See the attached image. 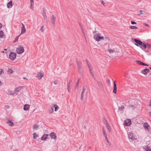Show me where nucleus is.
<instances>
[{
    "label": "nucleus",
    "mask_w": 151,
    "mask_h": 151,
    "mask_svg": "<svg viewBox=\"0 0 151 151\" xmlns=\"http://www.w3.org/2000/svg\"><path fill=\"white\" fill-rule=\"evenodd\" d=\"M134 41L136 42L134 45L137 46H139L142 49L144 50L146 48H149L150 46L147 43H143L140 40L134 39Z\"/></svg>",
    "instance_id": "1"
},
{
    "label": "nucleus",
    "mask_w": 151,
    "mask_h": 151,
    "mask_svg": "<svg viewBox=\"0 0 151 151\" xmlns=\"http://www.w3.org/2000/svg\"><path fill=\"white\" fill-rule=\"evenodd\" d=\"M16 57V54L15 52H11L9 56V59L12 60H14Z\"/></svg>",
    "instance_id": "2"
},
{
    "label": "nucleus",
    "mask_w": 151,
    "mask_h": 151,
    "mask_svg": "<svg viewBox=\"0 0 151 151\" xmlns=\"http://www.w3.org/2000/svg\"><path fill=\"white\" fill-rule=\"evenodd\" d=\"M24 51V49L23 47L19 46L17 49V52L19 54H21Z\"/></svg>",
    "instance_id": "3"
},
{
    "label": "nucleus",
    "mask_w": 151,
    "mask_h": 151,
    "mask_svg": "<svg viewBox=\"0 0 151 151\" xmlns=\"http://www.w3.org/2000/svg\"><path fill=\"white\" fill-rule=\"evenodd\" d=\"M131 124V120L129 119H126L124 122V125L125 126H129Z\"/></svg>",
    "instance_id": "4"
},
{
    "label": "nucleus",
    "mask_w": 151,
    "mask_h": 151,
    "mask_svg": "<svg viewBox=\"0 0 151 151\" xmlns=\"http://www.w3.org/2000/svg\"><path fill=\"white\" fill-rule=\"evenodd\" d=\"M86 63L87 65H88V68H89V72L90 73H92V70H93V68L92 67L90 63L88 60H86Z\"/></svg>",
    "instance_id": "5"
},
{
    "label": "nucleus",
    "mask_w": 151,
    "mask_h": 151,
    "mask_svg": "<svg viewBox=\"0 0 151 151\" xmlns=\"http://www.w3.org/2000/svg\"><path fill=\"white\" fill-rule=\"evenodd\" d=\"M56 18V17L55 15H52L51 18V20L52 22V25L53 26H54L55 24V22Z\"/></svg>",
    "instance_id": "6"
},
{
    "label": "nucleus",
    "mask_w": 151,
    "mask_h": 151,
    "mask_svg": "<svg viewBox=\"0 0 151 151\" xmlns=\"http://www.w3.org/2000/svg\"><path fill=\"white\" fill-rule=\"evenodd\" d=\"M150 71L149 69L147 68H145L141 71V73L145 75H147L148 73Z\"/></svg>",
    "instance_id": "7"
},
{
    "label": "nucleus",
    "mask_w": 151,
    "mask_h": 151,
    "mask_svg": "<svg viewBox=\"0 0 151 151\" xmlns=\"http://www.w3.org/2000/svg\"><path fill=\"white\" fill-rule=\"evenodd\" d=\"M44 74L43 73L41 72H39L36 75V77L39 78L40 79L43 76Z\"/></svg>",
    "instance_id": "8"
},
{
    "label": "nucleus",
    "mask_w": 151,
    "mask_h": 151,
    "mask_svg": "<svg viewBox=\"0 0 151 151\" xmlns=\"http://www.w3.org/2000/svg\"><path fill=\"white\" fill-rule=\"evenodd\" d=\"M50 136L52 139H56L57 138V137L55 134L53 132H52L50 133Z\"/></svg>",
    "instance_id": "9"
},
{
    "label": "nucleus",
    "mask_w": 151,
    "mask_h": 151,
    "mask_svg": "<svg viewBox=\"0 0 151 151\" xmlns=\"http://www.w3.org/2000/svg\"><path fill=\"white\" fill-rule=\"evenodd\" d=\"M128 137L129 139H131L132 140H135V138L133 136V134L132 133H129L128 134Z\"/></svg>",
    "instance_id": "10"
},
{
    "label": "nucleus",
    "mask_w": 151,
    "mask_h": 151,
    "mask_svg": "<svg viewBox=\"0 0 151 151\" xmlns=\"http://www.w3.org/2000/svg\"><path fill=\"white\" fill-rule=\"evenodd\" d=\"M144 127L148 131H149L150 127L149 125L148 124L147 122L145 123L144 124Z\"/></svg>",
    "instance_id": "11"
},
{
    "label": "nucleus",
    "mask_w": 151,
    "mask_h": 151,
    "mask_svg": "<svg viewBox=\"0 0 151 151\" xmlns=\"http://www.w3.org/2000/svg\"><path fill=\"white\" fill-rule=\"evenodd\" d=\"M117 90V88L116 86V84L115 83V81H114V90L113 92L114 93H116V91Z\"/></svg>",
    "instance_id": "12"
},
{
    "label": "nucleus",
    "mask_w": 151,
    "mask_h": 151,
    "mask_svg": "<svg viewBox=\"0 0 151 151\" xmlns=\"http://www.w3.org/2000/svg\"><path fill=\"white\" fill-rule=\"evenodd\" d=\"M100 37L99 35H94L93 37L96 41L99 42L100 41Z\"/></svg>",
    "instance_id": "13"
},
{
    "label": "nucleus",
    "mask_w": 151,
    "mask_h": 151,
    "mask_svg": "<svg viewBox=\"0 0 151 151\" xmlns=\"http://www.w3.org/2000/svg\"><path fill=\"white\" fill-rule=\"evenodd\" d=\"M53 109L54 108H55V111H56L59 108V107L56 104H52L51 106Z\"/></svg>",
    "instance_id": "14"
},
{
    "label": "nucleus",
    "mask_w": 151,
    "mask_h": 151,
    "mask_svg": "<svg viewBox=\"0 0 151 151\" xmlns=\"http://www.w3.org/2000/svg\"><path fill=\"white\" fill-rule=\"evenodd\" d=\"M49 136L48 134H44L41 137V140L45 141L47 138V137Z\"/></svg>",
    "instance_id": "15"
},
{
    "label": "nucleus",
    "mask_w": 151,
    "mask_h": 151,
    "mask_svg": "<svg viewBox=\"0 0 151 151\" xmlns=\"http://www.w3.org/2000/svg\"><path fill=\"white\" fill-rule=\"evenodd\" d=\"M148 45L150 46L149 48H146L144 50H143L145 52H150V48L151 47V46L150 44H148Z\"/></svg>",
    "instance_id": "16"
},
{
    "label": "nucleus",
    "mask_w": 151,
    "mask_h": 151,
    "mask_svg": "<svg viewBox=\"0 0 151 151\" xmlns=\"http://www.w3.org/2000/svg\"><path fill=\"white\" fill-rule=\"evenodd\" d=\"M12 1H10L9 2L7 5V6L8 8H11L12 6Z\"/></svg>",
    "instance_id": "17"
},
{
    "label": "nucleus",
    "mask_w": 151,
    "mask_h": 151,
    "mask_svg": "<svg viewBox=\"0 0 151 151\" xmlns=\"http://www.w3.org/2000/svg\"><path fill=\"white\" fill-rule=\"evenodd\" d=\"M8 125L10 126H13L14 125V123L11 120H9L6 122Z\"/></svg>",
    "instance_id": "18"
},
{
    "label": "nucleus",
    "mask_w": 151,
    "mask_h": 151,
    "mask_svg": "<svg viewBox=\"0 0 151 151\" xmlns=\"http://www.w3.org/2000/svg\"><path fill=\"white\" fill-rule=\"evenodd\" d=\"M29 106L28 104H25L24 105L23 109L24 110H27L29 108Z\"/></svg>",
    "instance_id": "19"
},
{
    "label": "nucleus",
    "mask_w": 151,
    "mask_h": 151,
    "mask_svg": "<svg viewBox=\"0 0 151 151\" xmlns=\"http://www.w3.org/2000/svg\"><path fill=\"white\" fill-rule=\"evenodd\" d=\"M40 30L41 32H42V33L45 30L44 26V25L42 26L41 27L40 29Z\"/></svg>",
    "instance_id": "20"
},
{
    "label": "nucleus",
    "mask_w": 151,
    "mask_h": 151,
    "mask_svg": "<svg viewBox=\"0 0 151 151\" xmlns=\"http://www.w3.org/2000/svg\"><path fill=\"white\" fill-rule=\"evenodd\" d=\"M42 15L45 19H46L47 16L46 13L44 10H43L42 12Z\"/></svg>",
    "instance_id": "21"
},
{
    "label": "nucleus",
    "mask_w": 151,
    "mask_h": 151,
    "mask_svg": "<svg viewBox=\"0 0 151 151\" xmlns=\"http://www.w3.org/2000/svg\"><path fill=\"white\" fill-rule=\"evenodd\" d=\"M21 35L22 34L26 32V29L25 28H21Z\"/></svg>",
    "instance_id": "22"
},
{
    "label": "nucleus",
    "mask_w": 151,
    "mask_h": 151,
    "mask_svg": "<svg viewBox=\"0 0 151 151\" xmlns=\"http://www.w3.org/2000/svg\"><path fill=\"white\" fill-rule=\"evenodd\" d=\"M145 149L147 151H151V149L148 146H145Z\"/></svg>",
    "instance_id": "23"
},
{
    "label": "nucleus",
    "mask_w": 151,
    "mask_h": 151,
    "mask_svg": "<svg viewBox=\"0 0 151 151\" xmlns=\"http://www.w3.org/2000/svg\"><path fill=\"white\" fill-rule=\"evenodd\" d=\"M106 127H107V128L109 130V132H111V127L109 126V125L108 124L107 125L106 124Z\"/></svg>",
    "instance_id": "24"
},
{
    "label": "nucleus",
    "mask_w": 151,
    "mask_h": 151,
    "mask_svg": "<svg viewBox=\"0 0 151 151\" xmlns=\"http://www.w3.org/2000/svg\"><path fill=\"white\" fill-rule=\"evenodd\" d=\"M4 36V33L2 31H0V38H3Z\"/></svg>",
    "instance_id": "25"
},
{
    "label": "nucleus",
    "mask_w": 151,
    "mask_h": 151,
    "mask_svg": "<svg viewBox=\"0 0 151 151\" xmlns=\"http://www.w3.org/2000/svg\"><path fill=\"white\" fill-rule=\"evenodd\" d=\"M21 89V87H19L17 88H16L15 89V91L17 92L19 91Z\"/></svg>",
    "instance_id": "26"
},
{
    "label": "nucleus",
    "mask_w": 151,
    "mask_h": 151,
    "mask_svg": "<svg viewBox=\"0 0 151 151\" xmlns=\"http://www.w3.org/2000/svg\"><path fill=\"white\" fill-rule=\"evenodd\" d=\"M97 84L99 85V86L100 87L102 88L103 87V84L101 82L97 81Z\"/></svg>",
    "instance_id": "27"
},
{
    "label": "nucleus",
    "mask_w": 151,
    "mask_h": 151,
    "mask_svg": "<svg viewBox=\"0 0 151 151\" xmlns=\"http://www.w3.org/2000/svg\"><path fill=\"white\" fill-rule=\"evenodd\" d=\"M108 51L110 53H113L114 52H115V50L114 49H108Z\"/></svg>",
    "instance_id": "28"
},
{
    "label": "nucleus",
    "mask_w": 151,
    "mask_h": 151,
    "mask_svg": "<svg viewBox=\"0 0 151 151\" xmlns=\"http://www.w3.org/2000/svg\"><path fill=\"white\" fill-rule=\"evenodd\" d=\"M103 121L104 123V124H105L106 125V124L107 125V124H108L107 120L104 118H103Z\"/></svg>",
    "instance_id": "29"
},
{
    "label": "nucleus",
    "mask_w": 151,
    "mask_h": 151,
    "mask_svg": "<svg viewBox=\"0 0 151 151\" xmlns=\"http://www.w3.org/2000/svg\"><path fill=\"white\" fill-rule=\"evenodd\" d=\"M102 132L103 133V134L104 136H106V135H107V134H106L105 130L104 128V127H103Z\"/></svg>",
    "instance_id": "30"
},
{
    "label": "nucleus",
    "mask_w": 151,
    "mask_h": 151,
    "mask_svg": "<svg viewBox=\"0 0 151 151\" xmlns=\"http://www.w3.org/2000/svg\"><path fill=\"white\" fill-rule=\"evenodd\" d=\"M8 72L9 73L12 74L13 73V70L12 69H9Z\"/></svg>",
    "instance_id": "31"
},
{
    "label": "nucleus",
    "mask_w": 151,
    "mask_h": 151,
    "mask_svg": "<svg viewBox=\"0 0 151 151\" xmlns=\"http://www.w3.org/2000/svg\"><path fill=\"white\" fill-rule=\"evenodd\" d=\"M124 106H122L120 107H119V110L120 111H122L124 109Z\"/></svg>",
    "instance_id": "32"
},
{
    "label": "nucleus",
    "mask_w": 151,
    "mask_h": 151,
    "mask_svg": "<svg viewBox=\"0 0 151 151\" xmlns=\"http://www.w3.org/2000/svg\"><path fill=\"white\" fill-rule=\"evenodd\" d=\"M136 62H137V63L139 65H142V63H143V62H141V61H139V60H136Z\"/></svg>",
    "instance_id": "33"
},
{
    "label": "nucleus",
    "mask_w": 151,
    "mask_h": 151,
    "mask_svg": "<svg viewBox=\"0 0 151 151\" xmlns=\"http://www.w3.org/2000/svg\"><path fill=\"white\" fill-rule=\"evenodd\" d=\"M129 107L130 109H134V108H135V107H134V106L133 105H129Z\"/></svg>",
    "instance_id": "34"
},
{
    "label": "nucleus",
    "mask_w": 151,
    "mask_h": 151,
    "mask_svg": "<svg viewBox=\"0 0 151 151\" xmlns=\"http://www.w3.org/2000/svg\"><path fill=\"white\" fill-rule=\"evenodd\" d=\"M104 39L106 41H109L110 40L109 37L106 36L104 37Z\"/></svg>",
    "instance_id": "35"
},
{
    "label": "nucleus",
    "mask_w": 151,
    "mask_h": 151,
    "mask_svg": "<svg viewBox=\"0 0 151 151\" xmlns=\"http://www.w3.org/2000/svg\"><path fill=\"white\" fill-rule=\"evenodd\" d=\"M49 111L50 113H52L53 111V109L51 106V108L49 109Z\"/></svg>",
    "instance_id": "36"
},
{
    "label": "nucleus",
    "mask_w": 151,
    "mask_h": 151,
    "mask_svg": "<svg viewBox=\"0 0 151 151\" xmlns=\"http://www.w3.org/2000/svg\"><path fill=\"white\" fill-rule=\"evenodd\" d=\"M80 79H78V80L76 84V86H75L76 88H77L78 87V84H79V82L80 81Z\"/></svg>",
    "instance_id": "37"
},
{
    "label": "nucleus",
    "mask_w": 151,
    "mask_h": 151,
    "mask_svg": "<svg viewBox=\"0 0 151 151\" xmlns=\"http://www.w3.org/2000/svg\"><path fill=\"white\" fill-rule=\"evenodd\" d=\"M39 127V126L37 124H35L33 127V129H37Z\"/></svg>",
    "instance_id": "38"
},
{
    "label": "nucleus",
    "mask_w": 151,
    "mask_h": 151,
    "mask_svg": "<svg viewBox=\"0 0 151 151\" xmlns=\"http://www.w3.org/2000/svg\"><path fill=\"white\" fill-rule=\"evenodd\" d=\"M129 28L132 29H137L138 28L137 27L134 26H130Z\"/></svg>",
    "instance_id": "39"
},
{
    "label": "nucleus",
    "mask_w": 151,
    "mask_h": 151,
    "mask_svg": "<svg viewBox=\"0 0 151 151\" xmlns=\"http://www.w3.org/2000/svg\"><path fill=\"white\" fill-rule=\"evenodd\" d=\"M33 138L35 139L36 138V137H38L37 135L35 133H34L33 134Z\"/></svg>",
    "instance_id": "40"
},
{
    "label": "nucleus",
    "mask_w": 151,
    "mask_h": 151,
    "mask_svg": "<svg viewBox=\"0 0 151 151\" xmlns=\"http://www.w3.org/2000/svg\"><path fill=\"white\" fill-rule=\"evenodd\" d=\"M9 93V94H10V95H14V93L13 91H8Z\"/></svg>",
    "instance_id": "41"
},
{
    "label": "nucleus",
    "mask_w": 151,
    "mask_h": 151,
    "mask_svg": "<svg viewBox=\"0 0 151 151\" xmlns=\"http://www.w3.org/2000/svg\"><path fill=\"white\" fill-rule=\"evenodd\" d=\"M77 65H81V62L80 61H77Z\"/></svg>",
    "instance_id": "42"
},
{
    "label": "nucleus",
    "mask_w": 151,
    "mask_h": 151,
    "mask_svg": "<svg viewBox=\"0 0 151 151\" xmlns=\"http://www.w3.org/2000/svg\"><path fill=\"white\" fill-rule=\"evenodd\" d=\"M140 13L139 14V15L140 14H143L145 13V12L143 10H140Z\"/></svg>",
    "instance_id": "43"
},
{
    "label": "nucleus",
    "mask_w": 151,
    "mask_h": 151,
    "mask_svg": "<svg viewBox=\"0 0 151 151\" xmlns=\"http://www.w3.org/2000/svg\"><path fill=\"white\" fill-rule=\"evenodd\" d=\"M77 67H78V70H79V69L81 70V69H82L81 65H78V66H77Z\"/></svg>",
    "instance_id": "44"
},
{
    "label": "nucleus",
    "mask_w": 151,
    "mask_h": 151,
    "mask_svg": "<svg viewBox=\"0 0 151 151\" xmlns=\"http://www.w3.org/2000/svg\"><path fill=\"white\" fill-rule=\"evenodd\" d=\"M104 40V37L103 36H100V41L101 40Z\"/></svg>",
    "instance_id": "45"
},
{
    "label": "nucleus",
    "mask_w": 151,
    "mask_h": 151,
    "mask_svg": "<svg viewBox=\"0 0 151 151\" xmlns=\"http://www.w3.org/2000/svg\"><path fill=\"white\" fill-rule=\"evenodd\" d=\"M84 94H81V99L83 100V99Z\"/></svg>",
    "instance_id": "46"
},
{
    "label": "nucleus",
    "mask_w": 151,
    "mask_h": 151,
    "mask_svg": "<svg viewBox=\"0 0 151 151\" xmlns=\"http://www.w3.org/2000/svg\"><path fill=\"white\" fill-rule=\"evenodd\" d=\"M78 71H79V73L80 74H81L82 73V69H81V70L80 69H79V70H78Z\"/></svg>",
    "instance_id": "47"
},
{
    "label": "nucleus",
    "mask_w": 151,
    "mask_h": 151,
    "mask_svg": "<svg viewBox=\"0 0 151 151\" xmlns=\"http://www.w3.org/2000/svg\"><path fill=\"white\" fill-rule=\"evenodd\" d=\"M104 137H105L106 140L107 141L108 143H109V142L108 141V138L107 136V135L106 136H105Z\"/></svg>",
    "instance_id": "48"
},
{
    "label": "nucleus",
    "mask_w": 151,
    "mask_h": 151,
    "mask_svg": "<svg viewBox=\"0 0 151 151\" xmlns=\"http://www.w3.org/2000/svg\"><path fill=\"white\" fill-rule=\"evenodd\" d=\"M30 4L31 5H33L34 4V0H30Z\"/></svg>",
    "instance_id": "49"
},
{
    "label": "nucleus",
    "mask_w": 151,
    "mask_h": 151,
    "mask_svg": "<svg viewBox=\"0 0 151 151\" xmlns=\"http://www.w3.org/2000/svg\"><path fill=\"white\" fill-rule=\"evenodd\" d=\"M86 88H85V86H83V91H86Z\"/></svg>",
    "instance_id": "50"
},
{
    "label": "nucleus",
    "mask_w": 151,
    "mask_h": 151,
    "mask_svg": "<svg viewBox=\"0 0 151 151\" xmlns=\"http://www.w3.org/2000/svg\"><path fill=\"white\" fill-rule=\"evenodd\" d=\"M131 23L132 24H136V22H134L133 21H132L131 22Z\"/></svg>",
    "instance_id": "51"
},
{
    "label": "nucleus",
    "mask_w": 151,
    "mask_h": 151,
    "mask_svg": "<svg viewBox=\"0 0 151 151\" xmlns=\"http://www.w3.org/2000/svg\"><path fill=\"white\" fill-rule=\"evenodd\" d=\"M142 65H144V66H148V65H147V64H146L145 63H143V62L142 64Z\"/></svg>",
    "instance_id": "52"
},
{
    "label": "nucleus",
    "mask_w": 151,
    "mask_h": 151,
    "mask_svg": "<svg viewBox=\"0 0 151 151\" xmlns=\"http://www.w3.org/2000/svg\"><path fill=\"white\" fill-rule=\"evenodd\" d=\"M91 75L92 76V77H93V78H94V79L96 80V78H95V77H94V75L93 74V72H92V73H91Z\"/></svg>",
    "instance_id": "53"
},
{
    "label": "nucleus",
    "mask_w": 151,
    "mask_h": 151,
    "mask_svg": "<svg viewBox=\"0 0 151 151\" xmlns=\"http://www.w3.org/2000/svg\"><path fill=\"white\" fill-rule=\"evenodd\" d=\"M18 36H17V37H16L15 39V41H14V42H16V41H17L18 40Z\"/></svg>",
    "instance_id": "54"
},
{
    "label": "nucleus",
    "mask_w": 151,
    "mask_h": 151,
    "mask_svg": "<svg viewBox=\"0 0 151 151\" xmlns=\"http://www.w3.org/2000/svg\"><path fill=\"white\" fill-rule=\"evenodd\" d=\"M3 70L2 69H0V75H1L2 73Z\"/></svg>",
    "instance_id": "55"
},
{
    "label": "nucleus",
    "mask_w": 151,
    "mask_h": 151,
    "mask_svg": "<svg viewBox=\"0 0 151 151\" xmlns=\"http://www.w3.org/2000/svg\"><path fill=\"white\" fill-rule=\"evenodd\" d=\"M70 83H68L67 88H70Z\"/></svg>",
    "instance_id": "56"
},
{
    "label": "nucleus",
    "mask_w": 151,
    "mask_h": 151,
    "mask_svg": "<svg viewBox=\"0 0 151 151\" xmlns=\"http://www.w3.org/2000/svg\"><path fill=\"white\" fill-rule=\"evenodd\" d=\"M101 3L102 4H103L104 6L105 5H104V4H105V3L104 2V1H101Z\"/></svg>",
    "instance_id": "57"
},
{
    "label": "nucleus",
    "mask_w": 151,
    "mask_h": 151,
    "mask_svg": "<svg viewBox=\"0 0 151 151\" xmlns=\"http://www.w3.org/2000/svg\"><path fill=\"white\" fill-rule=\"evenodd\" d=\"M144 24V25H145V26H148V27H149V25H148V24H146V23H144V24Z\"/></svg>",
    "instance_id": "58"
},
{
    "label": "nucleus",
    "mask_w": 151,
    "mask_h": 151,
    "mask_svg": "<svg viewBox=\"0 0 151 151\" xmlns=\"http://www.w3.org/2000/svg\"><path fill=\"white\" fill-rule=\"evenodd\" d=\"M53 83L54 84L56 85L57 84V81H55L53 82Z\"/></svg>",
    "instance_id": "59"
},
{
    "label": "nucleus",
    "mask_w": 151,
    "mask_h": 151,
    "mask_svg": "<svg viewBox=\"0 0 151 151\" xmlns=\"http://www.w3.org/2000/svg\"><path fill=\"white\" fill-rule=\"evenodd\" d=\"M22 28H23V27L25 28V26H24V24L22 23Z\"/></svg>",
    "instance_id": "60"
},
{
    "label": "nucleus",
    "mask_w": 151,
    "mask_h": 151,
    "mask_svg": "<svg viewBox=\"0 0 151 151\" xmlns=\"http://www.w3.org/2000/svg\"><path fill=\"white\" fill-rule=\"evenodd\" d=\"M71 82H72V80H70L69 81V82H68V83H70V84H71Z\"/></svg>",
    "instance_id": "61"
},
{
    "label": "nucleus",
    "mask_w": 151,
    "mask_h": 151,
    "mask_svg": "<svg viewBox=\"0 0 151 151\" xmlns=\"http://www.w3.org/2000/svg\"><path fill=\"white\" fill-rule=\"evenodd\" d=\"M33 5H31V4H30V8L31 9H32V6Z\"/></svg>",
    "instance_id": "62"
},
{
    "label": "nucleus",
    "mask_w": 151,
    "mask_h": 151,
    "mask_svg": "<svg viewBox=\"0 0 151 151\" xmlns=\"http://www.w3.org/2000/svg\"><path fill=\"white\" fill-rule=\"evenodd\" d=\"M2 27V25L0 23V29H1Z\"/></svg>",
    "instance_id": "63"
},
{
    "label": "nucleus",
    "mask_w": 151,
    "mask_h": 151,
    "mask_svg": "<svg viewBox=\"0 0 151 151\" xmlns=\"http://www.w3.org/2000/svg\"><path fill=\"white\" fill-rule=\"evenodd\" d=\"M68 91V92H70V88H67Z\"/></svg>",
    "instance_id": "64"
}]
</instances>
